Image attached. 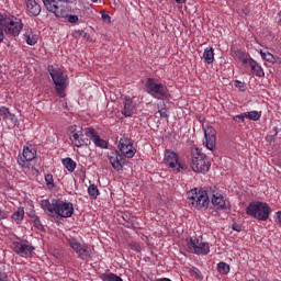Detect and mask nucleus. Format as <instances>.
I'll return each mask as SVG.
<instances>
[{
  "label": "nucleus",
  "instance_id": "f257e3e1",
  "mask_svg": "<svg viewBox=\"0 0 281 281\" xmlns=\"http://www.w3.org/2000/svg\"><path fill=\"white\" fill-rule=\"evenodd\" d=\"M42 210L48 216H56L57 218H71L74 216V203L63 200H42L40 203Z\"/></svg>",
  "mask_w": 281,
  "mask_h": 281
},
{
  "label": "nucleus",
  "instance_id": "f03ea898",
  "mask_svg": "<svg viewBox=\"0 0 281 281\" xmlns=\"http://www.w3.org/2000/svg\"><path fill=\"white\" fill-rule=\"evenodd\" d=\"M0 27L8 36L16 38L23 31V20L11 13L0 12Z\"/></svg>",
  "mask_w": 281,
  "mask_h": 281
},
{
  "label": "nucleus",
  "instance_id": "7ed1b4c3",
  "mask_svg": "<svg viewBox=\"0 0 281 281\" xmlns=\"http://www.w3.org/2000/svg\"><path fill=\"white\" fill-rule=\"evenodd\" d=\"M187 196L189 205L195 210H207L210 207V195L204 189H191Z\"/></svg>",
  "mask_w": 281,
  "mask_h": 281
},
{
  "label": "nucleus",
  "instance_id": "20e7f679",
  "mask_svg": "<svg viewBox=\"0 0 281 281\" xmlns=\"http://www.w3.org/2000/svg\"><path fill=\"white\" fill-rule=\"evenodd\" d=\"M246 214L257 221H269L271 216V206L267 202L254 201L246 209Z\"/></svg>",
  "mask_w": 281,
  "mask_h": 281
},
{
  "label": "nucleus",
  "instance_id": "39448f33",
  "mask_svg": "<svg viewBox=\"0 0 281 281\" xmlns=\"http://www.w3.org/2000/svg\"><path fill=\"white\" fill-rule=\"evenodd\" d=\"M49 76L55 85V91L58 98H65L67 94L65 93V89L69 87V80L67 75L60 70V68L48 67Z\"/></svg>",
  "mask_w": 281,
  "mask_h": 281
},
{
  "label": "nucleus",
  "instance_id": "423d86ee",
  "mask_svg": "<svg viewBox=\"0 0 281 281\" xmlns=\"http://www.w3.org/2000/svg\"><path fill=\"white\" fill-rule=\"evenodd\" d=\"M145 91L156 100H168V87L159 79L148 78L145 82Z\"/></svg>",
  "mask_w": 281,
  "mask_h": 281
},
{
  "label": "nucleus",
  "instance_id": "0eeeda50",
  "mask_svg": "<svg viewBox=\"0 0 281 281\" xmlns=\"http://www.w3.org/2000/svg\"><path fill=\"white\" fill-rule=\"evenodd\" d=\"M66 241L68 243L69 247L75 251L78 256L79 260H89L91 256V246L85 243L80 237L68 236L66 237Z\"/></svg>",
  "mask_w": 281,
  "mask_h": 281
},
{
  "label": "nucleus",
  "instance_id": "6e6552de",
  "mask_svg": "<svg viewBox=\"0 0 281 281\" xmlns=\"http://www.w3.org/2000/svg\"><path fill=\"white\" fill-rule=\"evenodd\" d=\"M212 164L210 162V158L201 151V149L195 148L192 149V162L191 168L193 172H209Z\"/></svg>",
  "mask_w": 281,
  "mask_h": 281
},
{
  "label": "nucleus",
  "instance_id": "1a4fd4ad",
  "mask_svg": "<svg viewBox=\"0 0 281 281\" xmlns=\"http://www.w3.org/2000/svg\"><path fill=\"white\" fill-rule=\"evenodd\" d=\"M209 194L211 196V203L215 210L227 212V210L232 209L229 200L225 199V195H223L218 188L210 187Z\"/></svg>",
  "mask_w": 281,
  "mask_h": 281
},
{
  "label": "nucleus",
  "instance_id": "9d476101",
  "mask_svg": "<svg viewBox=\"0 0 281 281\" xmlns=\"http://www.w3.org/2000/svg\"><path fill=\"white\" fill-rule=\"evenodd\" d=\"M187 247L190 254H195V256H207L210 254V243L204 241L203 237L192 236L187 239Z\"/></svg>",
  "mask_w": 281,
  "mask_h": 281
},
{
  "label": "nucleus",
  "instance_id": "9b49d317",
  "mask_svg": "<svg viewBox=\"0 0 281 281\" xmlns=\"http://www.w3.org/2000/svg\"><path fill=\"white\" fill-rule=\"evenodd\" d=\"M165 164H167L169 168H172L175 172H183V170H188V166L179 161V155L172 149H166Z\"/></svg>",
  "mask_w": 281,
  "mask_h": 281
},
{
  "label": "nucleus",
  "instance_id": "f8f14e48",
  "mask_svg": "<svg viewBox=\"0 0 281 281\" xmlns=\"http://www.w3.org/2000/svg\"><path fill=\"white\" fill-rule=\"evenodd\" d=\"M44 8L55 14V16H65V7H63V1L66 3H74V0H42Z\"/></svg>",
  "mask_w": 281,
  "mask_h": 281
},
{
  "label": "nucleus",
  "instance_id": "ddd939ff",
  "mask_svg": "<svg viewBox=\"0 0 281 281\" xmlns=\"http://www.w3.org/2000/svg\"><path fill=\"white\" fill-rule=\"evenodd\" d=\"M133 144V139L126 136L121 137L119 140L120 153H122L123 157H126V159H133L135 157V153H137V149H135Z\"/></svg>",
  "mask_w": 281,
  "mask_h": 281
},
{
  "label": "nucleus",
  "instance_id": "4468645a",
  "mask_svg": "<svg viewBox=\"0 0 281 281\" xmlns=\"http://www.w3.org/2000/svg\"><path fill=\"white\" fill-rule=\"evenodd\" d=\"M38 153V149L36 148V145L29 144L23 147V157L18 158V164L22 166V168H25L26 161H34V158L36 157V154Z\"/></svg>",
  "mask_w": 281,
  "mask_h": 281
},
{
  "label": "nucleus",
  "instance_id": "2eb2a0df",
  "mask_svg": "<svg viewBox=\"0 0 281 281\" xmlns=\"http://www.w3.org/2000/svg\"><path fill=\"white\" fill-rule=\"evenodd\" d=\"M108 159L111 164L112 168L120 172V170H123L124 164L126 162V159H124V156L120 154L117 150H111L108 153Z\"/></svg>",
  "mask_w": 281,
  "mask_h": 281
},
{
  "label": "nucleus",
  "instance_id": "dca6fc26",
  "mask_svg": "<svg viewBox=\"0 0 281 281\" xmlns=\"http://www.w3.org/2000/svg\"><path fill=\"white\" fill-rule=\"evenodd\" d=\"M13 245L15 254H18V256H21V258H32V256H34V248L32 245H30V243L15 241Z\"/></svg>",
  "mask_w": 281,
  "mask_h": 281
},
{
  "label": "nucleus",
  "instance_id": "f3484780",
  "mask_svg": "<svg viewBox=\"0 0 281 281\" xmlns=\"http://www.w3.org/2000/svg\"><path fill=\"white\" fill-rule=\"evenodd\" d=\"M70 140L77 148H82V146H90L91 139L82 134V131L72 132L70 135Z\"/></svg>",
  "mask_w": 281,
  "mask_h": 281
},
{
  "label": "nucleus",
  "instance_id": "a211bd4d",
  "mask_svg": "<svg viewBox=\"0 0 281 281\" xmlns=\"http://www.w3.org/2000/svg\"><path fill=\"white\" fill-rule=\"evenodd\" d=\"M205 135V146L209 150H214L216 148V130L214 127L209 126L204 130Z\"/></svg>",
  "mask_w": 281,
  "mask_h": 281
},
{
  "label": "nucleus",
  "instance_id": "6ab92c4d",
  "mask_svg": "<svg viewBox=\"0 0 281 281\" xmlns=\"http://www.w3.org/2000/svg\"><path fill=\"white\" fill-rule=\"evenodd\" d=\"M0 115L2 116L3 122H9V124L14 128V126H19V119L16 115L10 112V109L7 106L0 108Z\"/></svg>",
  "mask_w": 281,
  "mask_h": 281
},
{
  "label": "nucleus",
  "instance_id": "aec40b11",
  "mask_svg": "<svg viewBox=\"0 0 281 281\" xmlns=\"http://www.w3.org/2000/svg\"><path fill=\"white\" fill-rule=\"evenodd\" d=\"M134 114H135V102L131 97H125L122 115H124L125 117H133Z\"/></svg>",
  "mask_w": 281,
  "mask_h": 281
},
{
  "label": "nucleus",
  "instance_id": "412c9836",
  "mask_svg": "<svg viewBox=\"0 0 281 281\" xmlns=\"http://www.w3.org/2000/svg\"><path fill=\"white\" fill-rule=\"evenodd\" d=\"M26 10L32 16L41 14V4L36 0H26Z\"/></svg>",
  "mask_w": 281,
  "mask_h": 281
},
{
  "label": "nucleus",
  "instance_id": "4be33fe9",
  "mask_svg": "<svg viewBox=\"0 0 281 281\" xmlns=\"http://www.w3.org/2000/svg\"><path fill=\"white\" fill-rule=\"evenodd\" d=\"M248 65L255 76H257L258 78H265V70L262 69V66L258 64V61L249 59Z\"/></svg>",
  "mask_w": 281,
  "mask_h": 281
},
{
  "label": "nucleus",
  "instance_id": "5701e85b",
  "mask_svg": "<svg viewBox=\"0 0 281 281\" xmlns=\"http://www.w3.org/2000/svg\"><path fill=\"white\" fill-rule=\"evenodd\" d=\"M23 38L26 45L34 46L38 43V35L34 34V32H32V29L25 31Z\"/></svg>",
  "mask_w": 281,
  "mask_h": 281
},
{
  "label": "nucleus",
  "instance_id": "b1692460",
  "mask_svg": "<svg viewBox=\"0 0 281 281\" xmlns=\"http://www.w3.org/2000/svg\"><path fill=\"white\" fill-rule=\"evenodd\" d=\"M235 58H237V60H240V63H243L244 67H247V65H249V60H252L249 53H247L245 50H236Z\"/></svg>",
  "mask_w": 281,
  "mask_h": 281
},
{
  "label": "nucleus",
  "instance_id": "393cba45",
  "mask_svg": "<svg viewBox=\"0 0 281 281\" xmlns=\"http://www.w3.org/2000/svg\"><path fill=\"white\" fill-rule=\"evenodd\" d=\"M24 217H25V209L23 206H20L11 215L12 221H14V223H16V225H21V223H23Z\"/></svg>",
  "mask_w": 281,
  "mask_h": 281
},
{
  "label": "nucleus",
  "instance_id": "a878e982",
  "mask_svg": "<svg viewBox=\"0 0 281 281\" xmlns=\"http://www.w3.org/2000/svg\"><path fill=\"white\" fill-rule=\"evenodd\" d=\"M202 60L206 63L207 65H212L214 63V48L213 47H206L204 49Z\"/></svg>",
  "mask_w": 281,
  "mask_h": 281
},
{
  "label": "nucleus",
  "instance_id": "bb28decb",
  "mask_svg": "<svg viewBox=\"0 0 281 281\" xmlns=\"http://www.w3.org/2000/svg\"><path fill=\"white\" fill-rule=\"evenodd\" d=\"M61 164L66 168V170H68V172H74V170H76L77 164L71 158L61 159Z\"/></svg>",
  "mask_w": 281,
  "mask_h": 281
},
{
  "label": "nucleus",
  "instance_id": "cd10ccee",
  "mask_svg": "<svg viewBox=\"0 0 281 281\" xmlns=\"http://www.w3.org/2000/svg\"><path fill=\"white\" fill-rule=\"evenodd\" d=\"M231 267L227 262L221 261L217 263V271L221 276H227L231 271Z\"/></svg>",
  "mask_w": 281,
  "mask_h": 281
},
{
  "label": "nucleus",
  "instance_id": "c85d7f7f",
  "mask_svg": "<svg viewBox=\"0 0 281 281\" xmlns=\"http://www.w3.org/2000/svg\"><path fill=\"white\" fill-rule=\"evenodd\" d=\"M245 116L247 120H252V122H258V120L262 117V112H258V111L245 112Z\"/></svg>",
  "mask_w": 281,
  "mask_h": 281
},
{
  "label": "nucleus",
  "instance_id": "c756f323",
  "mask_svg": "<svg viewBox=\"0 0 281 281\" xmlns=\"http://www.w3.org/2000/svg\"><path fill=\"white\" fill-rule=\"evenodd\" d=\"M93 144L97 148H109V143L100 137V135L94 136Z\"/></svg>",
  "mask_w": 281,
  "mask_h": 281
},
{
  "label": "nucleus",
  "instance_id": "7c9ffc66",
  "mask_svg": "<svg viewBox=\"0 0 281 281\" xmlns=\"http://www.w3.org/2000/svg\"><path fill=\"white\" fill-rule=\"evenodd\" d=\"M101 280L102 281H124L117 274H115L113 272L101 274Z\"/></svg>",
  "mask_w": 281,
  "mask_h": 281
},
{
  "label": "nucleus",
  "instance_id": "2f4dec72",
  "mask_svg": "<svg viewBox=\"0 0 281 281\" xmlns=\"http://www.w3.org/2000/svg\"><path fill=\"white\" fill-rule=\"evenodd\" d=\"M88 194L91 199H98V196H100V190L95 184H90L88 187Z\"/></svg>",
  "mask_w": 281,
  "mask_h": 281
},
{
  "label": "nucleus",
  "instance_id": "473e14b6",
  "mask_svg": "<svg viewBox=\"0 0 281 281\" xmlns=\"http://www.w3.org/2000/svg\"><path fill=\"white\" fill-rule=\"evenodd\" d=\"M260 56L263 60H267V63H276V56L269 52L260 50Z\"/></svg>",
  "mask_w": 281,
  "mask_h": 281
},
{
  "label": "nucleus",
  "instance_id": "72a5a7b5",
  "mask_svg": "<svg viewBox=\"0 0 281 281\" xmlns=\"http://www.w3.org/2000/svg\"><path fill=\"white\" fill-rule=\"evenodd\" d=\"M45 182L48 190H54V188H56V184L54 183V176L52 173H47L45 176Z\"/></svg>",
  "mask_w": 281,
  "mask_h": 281
},
{
  "label": "nucleus",
  "instance_id": "f704fd0d",
  "mask_svg": "<svg viewBox=\"0 0 281 281\" xmlns=\"http://www.w3.org/2000/svg\"><path fill=\"white\" fill-rule=\"evenodd\" d=\"M189 273L192 278H196V280H201V278H203V274L201 273V270H199V268L192 267L189 270Z\"/></svg>",
  "mask_w": 281,
  "mask_h": 281
},
{
  "label": "nucleus",
  "instance_id": "c9c22d12",
  "mask_svg": "<svg viewBox=\"0 0 281 281\" xmlns=\"http://www.w3.org/2000/svg\"><path fill=\"white\" fill-rule=\"evenodd\" d=\"M85 135L86 137H90L92 140L98 137V133H95V130H93V127H87L85 130Z\"/></svg>",
  "mask_w": 281,
  "mask_h": 281
},
{
  "label": "nucleus",
  "instance_id": "e433bc0d",
  "mask_svg": "<svg viewBox=\"0 0 281 281\" xmlns=\"http://www.w3.org/2000/svg\"><path fill=\"white\" fill-rule=\"evenodd\" d=\"M66 19H67L68 23H71V25H76L80 22V18H78V15H74V14L66 15Z\"/></svg>",
  "mask_w": 281,
  "mask_h": 281
},
{
  "label": "nucleus",
  "instance_id": "4c0bfd02",
  "mask_svg": "<svg viewBox=\"0 0 281 281\" xmlns=\"http://www.w3.org/2000/svg\"><path fill=\"white\" fill-rule=\"evenodd\" d=\"M32 221H33L35 227H43V225L41 224V217H38L37 215H33Z\"/></svg>",
  "mask_w": 281,
  "mask_h": 281
},
{
  "label": "nucleus",
  "instance_id": "58836bf2",
  "mask_svg": "<svg viewBox=\"0 0 281 281\" xmlns=\"http://www.w3.org/2000/svg\"><path fill=\"white\" fill-rule=\"evenodd\" d=\"M245 117H247L245 115V113H241V114H237L233 117L234 122H245Z\"/></svg>",
  "mask_w": 281,
  "mask_h": 281
},
{
  "label": "nucleus",
  "instance_id": "ea45409f",
  "mask_svg": "<svg viewBox=\"0 0 281 281\" xmlns=\"http://www.w3.org/2000/svg\"><path fill=\"white\" fill-rule=\"evenodd\" d=\"M235 87L240 89V91H245V83H243V81L235 80Z\"/></svg>",
  "mask_w": 281,
  "mask_h": 281
},
{
  "label": "nucleus",
  "instance_id": "a19ab883",
  "mask_svg": "<svg viewBox=\"0 0 281 281\" xmlns=\"http://www.w3.org/2000/svg\"><path fill=\"white\" fill-rule=\"evenodd\" d=\"M232 229H233L234 232H243V225H240V224H238V223H234V224L232 225Z\"/></svg>",
  "mask_w": 281,
  "mask_h": 281
},
{
  "label": "nucleus",
  "instance_id": "79ce46f5",
  "mask_svg": "<svg viewBox=\"0 0 281 281\" xmlns=\"http://www.w3.org/2000/svg\"><path fill=\"white\" fill-rule=\"evenodd\" d=\"M158 113H160V117H165V119L169 117L168 110H166V109L158 110Z\"/></svg>",
  "mask_w": 281,
  "mask_h": 281
},
{
  "label": "nucleus",
  "instance_id": "37998d69",
  "mask_svg": "<svg viewBox=\"0 0 281 281\" xmlns=\"http://www.w3.org/2000/svg\"><path fill=\"white\" fill-rule=\"evenodd\" d=\"M101 16H102V19H103V21L105 22V23H111V15H109L108 13H102L101 14Z\"/></svg>",
  "mask_w": 281,
  "mask_h": 281
},
{
  "label": "nucleus",
  "instance_id": "c03bdc74",
  "mask_svg": "<svg viewBox=\"0 0 281 281\" xmlns=\"http://www.w3.org/2000/svg\"><path fill=\"white\" fill-rule=\"evenodd\" d=\"M132 249L133 251H137V254H139V251H142V246H139V244H132Z\"/></svg>",
  "mask_w": 281,
  "mask_h": 281
},
{
  "label": "nucleus",
  "instance_id": "a18cd8bd",
  "mask_svg": "<svg viewBox=\"0 0 281 281\" xmlns=\"http://www.w3.org/2000/svg\"><path fill=\"white\" fill-rule=\"evenodd\" d=\"M121 218L124 221V223H131V216L127 214L122 215Z\"/></svg>",
  "mask_w": 281,
  "mask_h": 281
},
{
  "label": "nucleus",
  "instance_id": "49530a36",
  "mask_svg": "<svg viewBox=\"0 0 281 281\" xmlns=\"http://www.w3.org/2000/svg\"><path fill=\"white\" fill-rule=\"evenodd\" d=\"M4 37H5V35L3 34V27L0 26V44L2 43Z\"/></svg>",
  "mask_w": 281,
  "mask_h": 281
},
{
  "label": "nucleus",
  "instance_id": "de8ad7c7",
  "mask_svg": "<svg viewBox=\"0 0 281 281\" xmlns=\"http://www.w3.org/2000/svg\"><path fill=\"white\" fill-rule=\"evenodd\" d=\"M4 218H7L5 214L3 213V211H1L0 209V222L4 221Z\"/></svg>",
  "mask_w": 281,
  "mask_h": 281
},
{
  "label": "nucleus",
  "instance_id": "09e8293b",
  "mask_svg": "<svg viewBox=\"0 0 281 281\" xmlns=\"http://www.w3.org/2000/svg\"><path fill=\"white\" fill-rule=\"evenodd\" d=\"M176 3H186L187 0H175Z\"/></svg>",
  "mask_w": 281,
  "mask_h": 281
},
{
  "label": "nucleus",
  "instance_id": "8fccbe9b",
  "mask_svg": "<svg viewBox=\"0 0 281 281\" xmlns=\"http://www.w3.org/2000/svg\"><path fill=\"white\" fill-rule=\"evenodd\" d=\"M83 36H85V38H88L89 34L83 32Z\"/></svg>",
  "mask_w": 281,
  "mask_h": 281
},
{
  "label": "nucleus",
  "instance_id": "3c124183",
  "mask_svg": "<svg viewBox=\"0 0 281 281\" xmlns=\"http://www.w3.org/2000/svg\"><path fill=\"white\" fill-rule=\"evenodd\" d=\"M92 3H98L99 0H90Z\"/></svg>",
  "mask_w": 281,
  "mask_h": 281
}]
</instances>
